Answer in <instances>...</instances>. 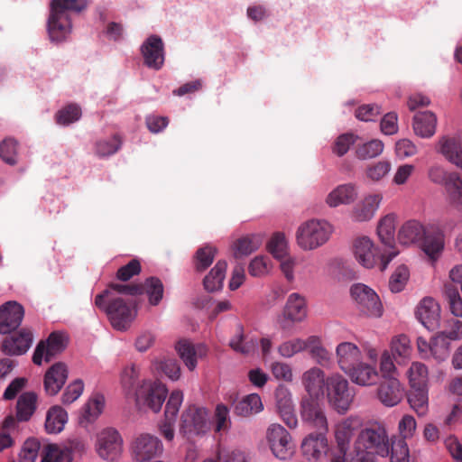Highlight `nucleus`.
I'll return each mask as SVG.
<instances>
[{
    "label": "nucleus",
    "instance_id": "nucleus-27",
    "mask_svg": "<svg viewBox=\"0 0 462 462\" xmlns=\"http://www.w3.org/2000/svg\"><path fill=\"white\" fill-rule=\"evenodd\" d=\"M382 199L383 197L380 194L365 197L354 207L351 214L352 218L356 222L369 221L374 216Z\"/></svg>",
    "mask_w": 462,
    "mask_h": 462
},
{
    "label": "nucleus",
    "instance_id": "nucleus-47",
    "mask_svg": "<svg viewBox=\"0 0 462 462\" xmlns=\"http://www.w3.org/2000/svg\"><path fill=\"white\" fill-rule=\"evenodd\" d=\"M315 341L308 348L310 350V356L312 358L316 360V362L324 367H329L332 364V355L328 352L319 341V338L317 337H312Z\"/></svg>",
    "mask_w": 462,
    "mask_h": 462
},
{
    "label": "nucleus",
    "instance_id": "nucleus-12",
    "mask_svg": "<svg viewBox=\"0 0 462 462\" xmlns=\"http://www.w3.org/2000/svg\"><path fill=\"white\" fill-rule=\"evenodd\" d=\"M96 448L101 458L115 461L123 451L122 437L115 429H105L97 434Z\"/></svg>",
    "mask_w": 462,
    "mask_h": 462
},
{
    "label": "nucleus",
    "instance_id": "nucleus-8",
    "mask_svg": "<svg viewBox=\"0 0 462 462\" xmlns=\"http://www.w3.org/2000/svg\"><path fill=\"white\" fill-rule=\"evenodd\" d=\"M168 390L159 381H143L134 393L136 402L140 406H146L153 412H159L165 402Z\"/></svg>",
    "mask_w": 462,
    "mask_h": 462
},
{
    "label": "nucleus",
    "instance_id": "nucleus-36",
    "mask_svg": "<svg viewBox=\"0 0 462 462\" xmlns=\"http://www.w3.org/2000/svg\"><path fill=\"white\" fill-rule=\"evenodd\" d=\"M408 402L418 416H424L429 410L428 387H411Z\"/></svg>",
    "mask_w": 462,
    "mask_h": 462
},
{
    "label": "nucleus",
    "instance_id": "nucleus-58",
    "mask_svg": "<svg viewBox=\"0 0 462 462\" xmlns=\"http://www.w3.org/2000/svg\"><path fill=\"white\" fill-rule=\"evenodd\" d=\"M217 253V249L212 246H204L199 248L196 253V262L195 266L196 270L199 272H202L206 270L213 262L215 255Z\"/></svg>",
    "mask_w": 462,
    "mask_h": 462
},
{
    "label": "nucleus",
    "instance_id": "nucleus-35",
    "mask_svg": "<svg viewBox=\"0 0 462 462\" xmlns=\"http://www.w3.org/2000/svg\"><path fill=\"white\" fill-rule=\"evenodd\" d=\"M427 230L416 220L405 222L398 232V240L402 245H410L419 241Z\"/></svg>",
    "mask_w": 462,
    "mask_h": 462
},
{
    "label": "nucleus",
    "instance_id": "nucleus-64",
    "mask_svg": "<svg viewBox=\"0 0 462 462\" xmlns=\"http://www.w3.org/2000/svg\"><path fill=\"white\" fill-rule=\"evenodd\" d=\"M84 383L80 379H77L69 383L62 394V402L70 404L75 402L83 393Z\"/></svg>",
    "mask_w": 462,
    "mask_h": 462
},
{
    "label": "nucleus",
    "instance_id": "nucleus-33",
    "mask_svg": "<svg viewBox=\"0 0 462 462\" xmlns=\"http://www.w3.org/2000/svg\"><path fill=\"white\" fill-rule=\"evenodd\" d=\"M263 410V404L261 397L257 393H251L245 396L234 406V413L239 417H249L261 412Z\"/></svg>",
    "mask_w": 462,
    "mask_h": 462
},
{
    "label": "nucleus",
    "instance_id": "nucleus-38",
    "mask_svg": "<svg viewBox=\"0 0 462 462\" xmlns=\"http://www.w3.org/2000/svg\"><path fill=\"white\" fill-rule=\"evenodd\" d=\"M226 267V262L220 260L204 278L203 284L208 291L213 292L222 289Z\"/></svg>",
    "mask_w": 462,
    "mask_h": 462
},
{
    "label": "nucleus",
    "instance_id": "nucleus-9",
    "mask_svg": "<svg viewBox=\"0 0 462 462\" xmlns=\"http://www.w3.org/2000/svg\"><path fill=\"white\" fill-rule=\"evenodd\" d=\"M351 296L361 313L368 317L379 318L383 314V305L376 292L363 283L351 286Z\"/></svg>",
    "mask_w": 462,
    "mask_h": 462
},
{
    "label": "nucleus",
    "instance_id": "nucleus-52",
    "mask_svg": "<svg viewBox=\"0 0 462 462\" xmlns=\"http://www.w3.org/2000/svg\"><path fill=\"white\" fill-rule=\"evenodd\" d=\"M410 273L405 265H400L396 268L389 280V289L392 292L397 293L402 291L409 279Z\"/></svg>",
    "mask_w": 462,
    "mask_h": 462
},
{
    "label": "nucleus",
    "instance_id": "nucleus-19",
    "mask_svg": "<svg viewBox=\"0 0 462 462\" xmlns=\"http://www.w3.org/2000/svg\"><path fill=\"white\" fill-rule=\"evenodd\" d=\"M33 340L32 332L27 328L6 337L2 344V350L6 355L21 356L31 347Z\"/></svg>",
    "mask_w": 462,
    "mask_h": 462
},
{
    "label": "nucleus",
    "instance_id": "nucleus-50",
    "mask_svg": "<svg viewBox=\"0 0 462 462\" xmlns=\"http://www.w3.org/2000/svg\"><path fill=\"white\" fill-rule=\"evenodd\" d=\"M383 150V143L380 140H371L359 145L356 151V156L361 160H367L380 155Z\"/></svg>",
    "mask_w": 462,
    "mask_h": 462
},
{
    "label": "nucleus",
    "instance_id": "nucleus-28",
    "mask_svg": "<svg viewBox=\"0 0 462 462\" xmlns=\"http://www.w3.org/2000/svg\"><path fill=\"white\" fill-rule=\"evenodd\" d=\"M357 195L358 192L354 184L347 183L338 185L328 193L326 198V203L330 208H336L343 204H351L356 199Z\"/></svg>",
    "mask_w": 462,
    "mask_h": 462
},
{
    "label": "nucleus",
    "instance_id": "nucleus-51",
    "mask_svg": "<svg viewBox=\"0 0 462 462\" xmlns=\"http://www.w3.org/2000/svg\"><path fill=\"white\" fill-rule=\"evenodd\" d=\"M268 251L276 259H282L288 256L287 240L282 233L274 234L268 243Z\"/></svg>",
    "mask_w": 462,
    "mask_h": 462
},
{
    "label": "nucleus",
    "instance_id": "nucleus-63",
    "mask_svg": "<svg viewBox=\"0 0 462 462\" xmlns=\"http://www.w3.org/2000/svg\"><path fill=\"white\" fill-rule=\"evenodd\" d=\"M157 369H160L166 376L173 381L180 378V368L178 362L173 358H163L158 363Z\"/></svg>",
    "mask_w": 462,
    "mask_h": 462
},
{
    "label": "nucleus",
    "instance_id": "nucleus-2",
    "mask_svg": "<svg viewBox=\"0 0 462 462\" xmlns=\"http://www.w3.org/2000/svg\"><path fill=\"white\" fill-rule=\"evenodd\" d=\"M88 5V0H51L48 19V32L51 42L66 39L71 30L70 12L79 13Z\"/></svg>",
    "mask_w": 462,
    "mask_h": 462
},
{
    "label": "nucleus",
    "instance_id": "nucleus-37",
    "mask_svg": "<svg viewBox=\"0 0 462 462\" xmlns=\"http://www.w3.org/2000/svg\"><path fill=\"white\" fill-rule=\"evenodd\" d=\"M354 434V420L347 418L336 426L335 438L340 452L345 456Z\"/></svg>",
    "mask_w": 462,
    "mask_h": 462
},
{
    "label": "nucleus",
    "instance_id": "nucleus-57",
    "mask_svg": "<svg viewBox=\"0 0 462 462\" xmlns=\"http://www.w3.org/2000/svg\"><path fill=\"white\" fill-rule=\"evenodd\" d=\"M430 355L439 362L446 360L449 355V343L442 336L437 334L431 340Z\"/></svg>",
    "mask_w": 462,
    "mask_h": 462
},
{
    "label": "nucleus",
    "instance_id": "nucleus-45",
    "mask_svg": "<svg viewBox=\"0 0 462 462\" xmlns=\"http://www.w3.org/2000/svg\"><path fill=\"white\" fill-rule=\"evenodd\" d=\"M315 339L313 337H309L307 340L295 338L292 340L285 341L279 346L278 352L282 356L290 358L295 354L307 349L308 346H310V344L313 343Z\"/></svg>",
    "mask_w": 462,
    "mask_h": 462
},
{
    "label": "nucleus",
    "instance_id": "nucleus-56",
    "mask_svg": "<svg viewBox=\"0 0 462 462\" xmlns=\"http://www.w3.org/2000/svg\"><path fill=\"white\" fill-rule=\"evenodd\" d=\"M139 367L135 365L125 367L121 375V383L127 393H134L139 378Z\"/></svg>",
    "mask_w": 462,
    "mask_h": 462
},
{
    "label": "nucleus",
    "instance_id": "nucleus-32",
    "mask_svg": "<svg viewBox=\"0 0 462 462\" xmlns=\"http://www.w3.org/2000/svg\"><path fill=\"white\" fill-rule=\"evenodd\" d=\"M302 383L309 393L308 396L318 397L323 386L326 387L325 374L318 367L310 368L303 374Z\"/></svg>",
    "mask_w": 462,
    "mask_h": 462
},
{
    "label": "nucleus",
    "instance_id": "nucleus-16",
    "mask_svg": "<svg viewBox=\"0 0 462 462\" xmlns=\"http://www.w3.org/2000/svg\"><path fill=\"white\" fill-rule=\"evenodd\" d=\"M310 433L301 443L303 456L313 461H318L326 457L328 451V444L326 434L328 431L317 430Z\"/></svg>",
    "mask_w": 462,
    "mask_h": 462
},
{
    "label": "nucleus",
    "instance_id": "nucleus-44",
    "mask_svg": "<svg viewBox=\"0 0 462 462\" xmlns=\"http://www.w3.org/2000/svg\"><path fill=\"white\" fill-rule=\"evenodd\" d=\"M143 287V293L148 296L149 303L152 306L158 305L163 297V284L157 277H149L143 283H140Z\"/></svg>",
    "mask_w": 462,
    "mask_h": 462
},
{
    "label": "nucleus",
    "instance_id": "nucleus-3",
    "mask_svg": "<svg viewBox=\"0 0 462 462\" xmlns=\"http://www.w3.org/2000/svg\"><path fill=\"white\" fill-rule=\"evenodd\" d=\"M326 396L329 406L344 415L354 402L356 391L343 375L335 374L326 378Z\"/></svg>",
    "mask_w": 462,
    "mask_h": 462
},
{
    "label": "nucleus",
    "instance_id": "nucleus-14",
    "mask_svg": "<svg viewBox=\"0 0 462 462\" xmlns=\"http://www.w3.org/2000/svg\"><path fill=\"white\" fill-rule=\"evenodd\" d=\"M67 346L66 337L60 332H52L46 340L38 343L32 355V362L35 365H42V359L45 362L51 361L57 355L60 354Z\"/></svg>",
    "mask_w": 462,
    "mask_h": 462
},
{
    "label": "nucleus",
    "instance_id": "nucleus-13",
    "mask_svg": "<svg viewBox=\"0 0 462 462\" xmlns=\"http://www.w3.org/2000/svg\"><path fill=\"white\" fill-rule=\"evenodd\" d=\"M266 437L273 455L282 460L292 454L293 446L290 433L280 424H271Z\"/></svg>",
    "mask_w": 462,
    "mask_h": 462
},
{
    "label": "nucleus",
    "instance_id": "nucleus-41",
    "mask_svg": "<svg viewBox=\"0 0 462 462\" xmlns=\"http://www.w3.org/2000/svg\"><path fill=\"white\" fill-rule=\"evenodd\" d=\"M446 189L450 204L457 210L462 211V179L458 173H450Z\"/></svg>",
    "mask_w": 462,
    "mask_h": 462
},
{
    "label": "nucleus",
    "instance_id": "nucleus-31",
    "mask_svg": "<svg viewBox=\"0 0 462 462\" xmlns=\"http://www.w3.org/2000/svg\"><path fill=\"white\" fill-rule=\"evenodd\" d=\"M421 247L430 259H437L444 248L443 232L439 229L427 230L423 236Z\"/></svg>",
    "mask_w": 462,
    "mask_h": 462
},
{
    "label": "nucleus",
    "instance_id": "nucleus-17",
    "mask_svg": "<svg viewBox=\"0 0 462 462\" xmlns=\"http://www.w3.org/2000/svg\"><path fill=\"white\" fill-rule=\"evenodd\" d=\"M24 316L23 307L16 301H7L0 307V333L9 334L21 325Z\"/></svg>",
    "mask_w": 462,
    "mask_h": 462
},
{
    "label": "nucleus",
    "instance_id": "nucleus-48",
    "mask_svg": "<svg viewBox=\"0 0 462 462\" xmlns=\"http://www.w3.org/2000/svg\"><path fill=\"white\" fill-rule=\"evenodd\" d=\"M444 294L448 303L450 312L455 317L462 318V298L457 287L452 284H445Z\"/></svg>",
    "mask_w": 462,
    "mask_h": 462
},
{
    "label": "nucleus",
    "instance_id": "nucleus-59",
    "mask_svg": "<svg viewBox=\"0 0 462 462\" xmlns=\"http://www.w3.org/2000/svg\"><path fill=\"white\" fill-rule=\"evenodd\" d=\"M390 462H410L408 444L404 439H398L390 443Z\"/></svg>",
    "mask_w": 462,
    "mask_h": 462
},
{
    "label": "nucleus",
    "instance_id": "nucleus-34",
    "mask_svg": "<svg viewBox=\"0 0 462 462\" xmlns=\"http://www.w3.org/2000/svg\"><path fill=\"white\" fill-rule=\"evenodd\" d=\"M38 396L33 392L22 393L16 403V416L20 421H27L36 410Z\"/></svg>",
    "mask_w": 462,
    "mask_h": 462
},
{
    "label": "nucleus",
    "instance_id": "nucleus-26",
    "mask_svg": "<svg viewBox=\"0 0 462 462\" xmlns=\"http://www.w3.org/2000/svg\"><path fill=\"white\" fill-rule=\"evenodd\" d=\"M351 381L361 386H370L378 381V372L371 365L358 362L346 373Z\"/></svg>",
    "mask_w": 462,
    "mask_h": 462
},
{
    "label": "nucleus",
    "instance_id": "nucleus-7",
    "mask_svg": "<svg viewBox=\"0 0 462 462\" xmlns=\"http://www.w3.org/2000/svg\"><path fill=\"white\" fill-rule=\"evenodd\" d=\"M301 420L316 430L328 431V423L322 400L319 397L304 396L300 405Z\"/></svg>",
    "mask_w": 462,
    "mask_h": 462
},
{
    "label": "nucleus",
    "instance_id": "nucleus-15",
    "mask_svg": "<svg viewBox=\"0 0 462 462\" xmlns=\"http://www.w3.org/2000/svg\"><path fill=\"white\" fill-rule=\"evenodd\" d=\"M133 457L135 462H150L153 457L162 454V441L151 434H141L132 446Z\"/></svg>",
    "mask_w": 462,
    "mask_h": 462
},
{
    "label": "nucleus",
    "instance_id": "nucleus-30",
    "mask_svg": "<svg viewBox=\"0 0 462 462\" xmlns=\"http://www.w3.org/2000/svg\"><path fill=\"white\" fill-rule=\"evenodd\" d=\"M438 151L445 158L462 170V146L454 137L443 136L439 141Z\"/></svg>",
    "mask_w": 462,
    "mask_h": 462
},
{
    "label": "nucleus",
    "instance_id": "nucleus-62",
    "mask_svg": "<svg viewBox=\"0 0 462 462\" xmlns=\"http://www.w3.org/2000/svg\"><path fill=\"white\" fill-rule=\"evenodd\" d=\"M391 349L393 356L408 357L411 354L410 339L405 335H400L393 339Z\"/></svg>",
    "mask_w": 462,
    "mask_h": 462
},
{
    "label": "nucleus",
    "instance_id": "nucleus-22",
    "mask_svg": "<svg viewBox=\"0 0 462 462\" xmlns=\"http://www.w3.org/2000/svg\"><path fill=\"white\" fill-rule=\"evenodd\" d=\"M141 51L144 64L154 69H160L164 62L163 42L157 35H151L143 43Z\"/></svg>",
    "mask_w": 462,
    "mask_h": 462
},
{
    "label": "nucleus",
    "instance_id": "nucleus-20",
    "mask_svg": "<svg viewBox=\"0 0 462 462\" xmlns=\"http://www.w3.org/2000/svg\"><path fill=\"white\" fill-rule=\"evenodd\" d=\"M415 314L419 321L429 330H434L439 327L440 307L433 298L422 299Z\"/></svg>",
    "mask_w": 462,
    "mask_h": 462
},
{
    "label": "nucleus",
    "instance_id": "nucleus-53",
    "mask_svg": "<svg viewBox=\"0 0 462 462\" xmlns=\"http://www.w3.org/2000/svg\"><path fill=\"white\" fill-rule=\"evenodd\" d=\"M215 430L217 432L226 431L231 427L229 409L226 405L219 403L214 412Z\"/></svg>",
    "mask_w": 462,
    "mask_h": 462
},
{
    "label": "nucleus",
    "instance_id": "nucleus-25",
    "mask_svg": "<svg viewBox=\"0 0 462 462\" xmlns=\"http://www.w3.org/2000/svg\"><path fill=\"white\" fill-rule=\"evenodd\" d=\"M336 356L339 368L346 373L361 360V351L351 342H342L336 348Z\"/></svg>",
    "mask_w": 462,
    "mask_h": 462
},
{
    "label": "nucleus",
    "instance_id": "nucleus-18",
    "mask_svg": "<svg viewBox=\"0 0 462 462\" xmlns=\"http://www.w3.org/2000/svg\"><path fill=\"white\" fill-rule=\"evenodd\" d=\"M380 402L386 407H393L403 398V388L395 376L383 379L376 390Z\"/></svg>",
    "mask_w": 462,
    "mask_h": 462
},
{
    "label": "nucleus",
    "instance_id": "nucleus-11",
    "mask_svg": "<svg viewBox=\"0 0 462 462\" xmlns=\"http://www.w3.org/2000/svg\"><path fill=\"white\" fill-rule=\"evenodd\" d=\"M396 216L388 214L383 217L377 226V234L385 248L381 255V271H384L389 263L399 254L394 249V233H395Z\"/></svg>",
    "mask_w": 462,
    "mask_h": 462
},
{
    "label": "nucleus",
    "instance_id": "nucleus-46",
    "mask_svg": "<svg viewBox=\"0 0 462 462\" xmlns=\"http://www.w3.org/2000/svg\"><path fill=\"white\" fill-rule=\"evenodd\" d=\"M407 374L411 387H428V369L424 364L412 363Z\"/></svg>",
    "mask_w": 462,
    "mask_h": 462
},
{
    "label": "nucleus",
    "instance_id": "nucleus-10",
    "mask_svg": "<svg viewBox=\"0 0 462 462\" xmlns=\"http://www.w3.org/2000/svg\"><path fill=\"white\" fill-rule=\"evenodd\" d=\"M307 315L305 299L299 293H291L283 311L277 318V324L282 331L291 332L295 323L302 321Z\"/></svg>",
    "mask_w": 462,
    "mask_h": 462
},
{
    "label": "nucleus",
    "instance_id": "nucleus-55",
    "mask_svg": "<svg viewBox=\"0 0 462 462\" xmlns=\"http://www.w3.org/2000/svg\"><path fill=\"white\" fill-rule=\"evenodd\" d=\"M81 116V109L76 104H70L60 109L56 115L57 123L68 125L78 121Z\"/></svg>",
    "mask_w": 462,
    "mask_h": 462
},
{
    "label": "nucleus",
    "instance_id": "nucleus-61",
    "mask_svg": "<svg viewBox=\"0 0 462 462\" xmlns=\"http://www.w3.org/2000/svg\"><path fill=\"white\" fill-rule=\"evenodd\" d=\"M183 402V393L181 391H173L168 402H166L164 415L165 418H170L171 420H175L176 415L179 412L180 407Z\"/></svg>",
    "mask_w": 462,
    "mask_h": 462
},
{
    "label": "nucleus",
    "instance_id": "nucleus-5",
    "mask_svg": "<svg viewBox=\"0 0 462 462\" xmlns=\"http://www.w3.org/2000/svg\"><path fill=\"white\" fill-rule=\"evenodd\" d=\"M208 411L196 404L189 405L181 413L180 433L191 441L204 436L209 430Z\"/></svg>",
    "mask_w": 462,
    "mask_h": 462
},
{
    "label": "nucleus",
    "instance_id": "nucleus-24",
    "mask_svg": "<svg viewBox=\"0 0 462 462\" xmlns=\"http://www.w3.org/2000/svg\"><path fill=\"white\" fill-rule=\"evenodd\" d=\"M180 359L189 370L192 371L197 366L198 358L207 355V347L204 345H194L187 339L179 340L175 346Z\"/></svg>",
    "mask_w": 462,
    "mask_h": 462
},
{
    "label": "nucleus",
    "instance_id": "nucleus-43",
    "mask_svg": "<svg viewBox=\"0 0 462 462\" xmlns=\"http://www.w3.org/2000/svg\"><path fill=\"white\" fill-rule=\"evenodd\" d=\"M261 245V239L255 236H247L237 239L233 245L234 256L240 258L256 251Z\"/></svg>",
    "mask_w": 462,
    "mask_h": 462
},
{
    "label": "nucleus",
    "instance_id": "nucleus-6",
    "mask_svg": "<svg viewBox=\"0 0 462 462\" xmlns=\"http://www.w3.org/2000/svg\"><path fill=\"white\" fill-rule=\"evenodd\" d=\"M106 313L111 325L117 330H126L137 315L136 304L117 297L109 300Z\"/></svg>",
    "mask_w": 462,
    "mask_h": 462
},
{
    "label": "nucleus",
    "instance_id": "nucleus-1",
    "mask_svg": "<svg viewBox=\"0 0 462 462\" xmlns=\"http://www.w3.org/2000/svg\"><path fill=\"white\" fill-rule=\"evenodd\" d=\"M390 454V438L383 422L367 423L357 434L349 462H375Z\"/></svg>",
    "mask_w": 462,
    "mask_h": 462
},
{
    "label": "nucleus",
    "instance_id": "nucleus-54",
    "mask_svg": "<svg viewBox=\"0 0 462 462\" xmlns=\"http://www.w3.org/2000/svg\"><path fill=\"white\" fill-rule=\"evenodd\" d=\"M120 139L114 135L109 140L97 141L95 144V152L100 158L106 157L116 153L120 149Z\"/></svg>",
    "mask_w": 462,
    "mask_h": 462
},
{
    "label": "nucleus",
    "instance_id": "nucleus-29",
    "mask_svg": "<svg viewBox=\"0 0 462 462\" xmlns=\"http://www.w3.org/2000/svg\"><path fill=\"white\" fill-rule=\"evenodd\" d=\"M437 116L430 111L418 112L413 117L414 133L422 138H430L436 132Z\"/></svg>",
    "mask_w": 462,
    "mask_h": 462
},
{
    "label": "nucleus",
    "instance_id": "nucleus-23",
    "mask_svg": "<svg viewBox=\"0 0 462 462\" xmlns=\"http://www.w3.org/2000/svg\"><path fill=\"white\" fill-rule=\"evenodd\" d=\"M68 378V369L64 363L59 362L52 365L45 373L43 386L48 395H56Z\"/></svg>",
    "mask_w": 462,
    "mask_h": 462
},
{
    "label": "nucleus",
    "instance_id": "nucleus-21",
    "mask_svg": "<svg viewBox=\"0 0 462 462\" xmlns=\"http://www.w3.org/2000/svg\"><path fill=\"white\" fill-rule=\"evenodd\" d=\"M353 253L356 261L365 268H372L377 261L381 262V255L383 254L377 252L368 237L356 239L353 245ZM379 268L381 269V263Z\"/></svg>",
    "mask_w": 462,
    "mask_h": 462
},
{
    "label": "nucleus",
    "instance_id": "nucleus-49",
    "mask_svg": "<svg viewBox=\"0 0 462 462\" xmlns=\"http://www.w3.org/2000/svg\"><path fill=\"white\" fill-rule=\"evenodd\" d=\"M438 334L445 339L457 341L462 338V321L454 318L446 319Z\"/></svg>",
    "mask_w": 462,
    "mask_h": 462
},
{
    "label": "nucleus",
    "instance_id": "nucleus-42",
    "mask_svg": "<svg viewBox=\"0 0 462 462\" xmlns=\"http://www.w3.org/2000/svg\"><path fill=\"white\" fill-rule=\"evenodd\" d=\"M42 462H71V451L67 447L48 444L43 448Z\"/></svg>",
    "mask_w": 462,
    "mask_h": 462
},
{
    "label": "nucleus",
    "instance_id": "nucleus-40",
    "mask_svg": "<svg viewBox=\"0 0 462 462\" xmlns=\"http://www.w3.org/2000/svg\"><path fill=\"white\" fill-rule=\"evenodd\" d=\"M68 420V414L60 406L51 408L46 416L45 429L48 433L60 432Z\"/></svg>",
    "mask_w": 462,
    "mask_h": 462
},
{
    "label": "nucleus",
    "instance_id": "nucleus-60",
    "mask_svg": "<svg viewBox=\"0 0 462 462\" xmlns=\"http://www.w3.org/2000/svg\"><path fill=\"white\" fill-rule=\"evenodd\" d=\"M17 143L11 138L5 139L0 143V158L10 165H14L17 162Z\"/></svg>",
    "mask_w": 462,
    "mask_h": 462
},
{
    "label": "nucleus",
    "instance_id": "nucleus-4",
    "mask_svg": "<svg viewBox=\"0 0 462 462\" xmlns=\"http://www.w3.org/2000/svg\"><path fill=\"white\" fill-rule=\"evenodd\" d=\"M332 232L333 227L328 222L311 219L299 226L296 233L297 244L303 250H314L327 243Z\"/></svg>",
    "mask_w": 462,
    "mask_h": 462
},
{
    "label": "nucleus",
    "instance_id": "nucleus-39",
    "mask_svg": "<svg viewBox=\"0 0 462 462\" xmlns=\"http://www.w3.org/2000/svg\"><path fill=\"white\" fill-rule=\"evenodd\" d=\"M258 345L256 338H247L244 334V327L238 324L236 334L230 339V347L237 353L247 355L254 351Z\"/></svg>",
    "mask_w": 462,
    "mask_h": 462
}]
</instances>
